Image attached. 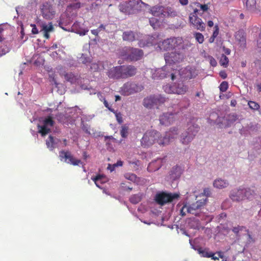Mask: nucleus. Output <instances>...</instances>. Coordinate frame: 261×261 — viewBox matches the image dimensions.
<instances>
[{"instance_id": "de8ad7c7", "label": "nucleus", "mask_w": 261, "mask_h": 261, "mask_svg": "<svg viewBox=\"0 0 261 261\" xmlns=\"http://www.w3.org/2000/svg\"><path fill=\"white\" fill-rule=\"evenodd\" d=\"M219 28L218 24H216L214 26V31L213 33V34L212 36H213L214 37H217L219 34Z\"/></svg>"}, {"instance_id": "1a4fd4ad", "label": "nucleus", "mask_w": 261, "mask_h": 261, "mask_svg": "<svg viewBox=\"0 0 261 261\" xmlns=\"http://www.w3.org/2000/svg\"><path fill=\"white\" fill-rule=\"evenodd\" d=\"M55 121L50 116L45 117L42 121V125H38V133L42 136H45L46 135L51 132V128L54 126Z\"/></svg>"}, {"instance_id": "58836bf2", "label": "nucleus", "mask_w": 261, "mask_h": 261, "mask_svg": "<svg viewBox=\"0 0 261 261\" xmlns=\"http://www.w3.org/2000/svg\"><path fill=\"white\" fill-rule=\"evenodd\" d=\"M128 127L127 126L124 125H122L121 127L120 134L122 138H126L128 136Z\"/></svg>"}, {"instance_id": "864d4df0", "label": "nucleus", "mask_w": 261, "mask_h": 261, "mask_svg": "<svg viewBox=\"0 0 261 261\" xmlns=\"http://www.w3.org/2000/svg\"><path fill=\"white\" fill-rule=\"evenodd\" d=\"M31 27H32V33L33 34H37L38 33V30L35 24H31Z\"/></svg>"}, {"instance_id": "338daca9", "label": "nucleus", "mask_w": 261, "mask_h": 261, "mask_svg": "<svg viewBox=\"0 0 261 261\" xmlns=\"http://www.w3.org/2000/svg\"><path fill=\"white\" fill-rule=\"evenodd\" d=\"M211 64L213 66H215L217 64V62L214 58L211 60Z\"/></svg>"}, {"instance_id": "13d9d810", "label": "nucleus", "mask_w": 261, "mask_h": 261, "mask_svg": "<svg viewBox=\"0 0 261 261\" xmlns=\"http://www.w3.org/2000/svg\"><path fill=\"white\" fill-rule=\"evenodd\" d=\"M91 68L92 69H93L94 71L97 70L98 69V66L96 63H93L92 64V66L91 67Z\"/></svg>"}, {"instance_id": "473e14b6", "label": "nucleus", "mask_w": 261, "mask_h": 261, "mask_svg": "<svg viewBox=\"0 0 261 261\" xmlns=\"http://www.w3.org/2000/svg\"><path fill=\"white\" fill-rule=\"evenodd\" d=\"M189 208H187L188 213L192 214L195 215H197V213L196 212V210L200 209L198 204L194 202L188 206Z\"/></svg>"}, {"instance_id": "052dcab7", "label": "nucleus", "mask_w": 261, "mask_h": 261, "mask_svg": "<svg viewBox=\"0 0 261 261\" xmlns=\"http://www.w3.org/2000/svg\"><path fill=\"white\" fill-rule=\"evenodd\" d=\"M198 13V10L197 9H195L194 10V11L193 13H191L189 15V17L191 16L192 15H194V16H197V14Z\"/></svg>"}, {"instance_id": "e433bc0d", "label": "nucleus", "mask_w": 261, "mask_h": 261, "mask_svg": "<svg viewBox=\"0 0 261 261\" xmlns=\"http://www.w3.org/2000/svg\"><path fill=\"white\" fill-rule=\"evenodd\" d=\"M194 37L197 42L199 44H202L204 42V36L199 32H195L193 34Z\"/></svg>"}, {"instance_id": "dca6fc26", "label": "nucleus", "mask_w": 261, "mask_h": 261, "mask_svg": "<svg viewBox=\"0 0 261 261\" xmlns=\"http://www.w3.org/2000/svg\"><path fill=\"white\" fill-rule=\"evenodd\" d=\"M121 70L123 79H126L135 75L137 73V68L133 65H122Z\"/></svg>"}, {"instance_id": "cd10ccee", "label": "nucleus", "mask_w": 261, "mask_h": 261, "mask_svg": "<svg viewBox=\"0 0 261 261\" xmlns=\"http://www.w3.org/2000/svg\"><path fill=\"white\" fill-rule=\"evenodd\" d=\"M178 135V129L176 127L171 128L169 132L166 133L163 137H167L169 139V143L172 139L176 137Z\"/></svg>"}, {"instance_id": "9b49d317", "label": "nucleus", "mask_w": 261, "mask_h": 261, "mask_svg": "<svg viewBox=\"0 0 261 261\" xmlns=\"http://www.w3.org/2000/svg\"><path fill=\"white\" fill-rule=\"evenodd\" d=\"M248 193H251V189L249 188H243L233 190L230 195V198L236 201H239L243 200L245 198L249 199V196Z\"/></svg>"}, {"instance_id": "ea45409f", "label": "nucleus", "mask_w": 261, "mask_h": 261, "mask_svg": "<svg viewBox=\"0 0 261 261\" xmlns=\"http://www.w3.org/2000/svg\"><path fill=\"white\" fill-rule=\"evenodd\" d=\"M97 95H98V96H100L101 97V98H102V99H101V98H100V99L101 101H103V104H104L105 106L107 108H108V109H109L111 112H113V113H114V112H115V110H114L113 109H112V108L110 107L109 103H108V101L106 100V99H105V98H103V97H102L101 93H100V92H98V93H97Z\"/></svg>"}, {"instance_id": "412c9836", "label": "nucleus", "mask_w": 261, "mask_h": 261, "mask_svg": "<svg viewBox=\"0 0 261 261\" xmlns=\"http://www.w3.org/2000/svg\"><path fill=\"white\" fill-rule=\"evenodd\" d=\"M235 38L241 46H245L246 45V37L243 30H239L236 33Z\"/></svg>"}, {"instance_id": "aec40b11", "label": "nucleus", "mask_w": 261, "mask_h": 261, "mask_svg": "<svg viewBox=\"0 0 261 261\" xmlns=\"http://www.w3.org/2000/svg\"><path fill=\"white\" fill-rule=\"evenodd\" d=\"M137 36V32L129 30L124 31L122 34V37L123 41L133 42L136 40Z\"/></svg>"}, {"instance_id": "f257e3e1", "label": "nucleus", "mask_w": 261, "mask_h": 261, "mask_svg": "<svg viewBox=\"0 0 261 261\" xmlns=\"http://www.w3.org/2000/svg\"><path fill=\"white\" fill-rule=\"evenodd\" d=\"M141 145L144 147L152 145L156 142L159 145H166L169 143V139L163 137L160 133L156 130L146 132L143 135L141 141Z\"/></svg>"}, {"instance_id": "c756f323", "label": "nucleus", "mask_w": 261, "mask_h": 261, "mask_svg": "<svg viewBox=\"0 0 261 261\" xmlns=\"http://www.w3.org/2000/svg\"><path fill=\"white\" fill-rule=\"evenodd\" d=\"M177 16V12L171 7H164L163 17H173Z\"/></svg>"}, {"instance_id": "a211bd4d", "label": "nucleus", "mask_w": 261, "mask_h": 261, "mask_svg": "<svg viewBox=\"0 0 261 261\" xmlns=\"http://www.w3.org/2000/svg\"><path fill=\"white\" fill-rule=\"evenodd\" d=\"M243 3L247 10L256 14L260 13V10L256 6V0H244Z\"/></svg>"}, {"instance_id": "09e8293b", "label": "nucleus", "mask_w": 261, "mask_h": 261, "mask_svg": "<svg viewBox=\"0 0 261 261\" xmlns=\"http://www.w3.org/2000/svg\"><path fill=\"white\" fill-rule=\"evenodd\" d=\"M197 6L200 7V10L203 12L206 11L208 9V6L206 4L201 5L198 3Z\"/></svg>"}, {"instance_id": "7c9ffc66", "label": "nucleus", "mask_w": 261, "mask_h": 261, "mask_svg": "<svg viewBox=\"0 0 261 261\" xmlns=\"http://www.w3.org/2000/svg\"><path fill=\"white\" fill-rule=\"evenodd\" d=\"M46 145L50 150H53L56 147L57 142H56L55 138L50 135L46 140Z\"/></svg>"}, {"instance_id": "8fccbe9b", "label": "nucleus", "mask_w": 261, "mask_h": 261, "mask_svg": "<svg viewBox=\"0 0 261 261\" xmlns=\"http://www.w3.org/2000/svg\"><path fill=\"white\" fill-rule=\"evenodd\" d=\"M189 208L188 206H187L186 205H185L181 208L180 213V215L182 216H184L186 215V212H188L187 211V208Z\"/></svg>"}, {"instance_id": "3c124183", "label": "nucleus", "mask_w": 261, "mask_h": 261, "mask_svg": "<svg viewBox=\"0 0 261 261\" xmlns=\"http://www.w3.org/2000/svg\"><path fill=\"white\" fill-rule=\"evenodd\" d=\"M123 165V162L121 161H118L117 163L113 165V167L112 169L110 168L111 171H113L115 167L122 166ZM109 169V167H108Z\"/></svg>"}, {"instance_id": "f8f14e48", "label": "nucleus", "mask_w": 261, "mask_h": 261, "mask_svg": "<svg viewBox=\"0 0 261 261\" xmlns=\"http://www.w3.org/2000/svg\"><path fill=\"white\" fill-rule=\"evenodd\" d=\"M164 58L166 63L171 65L181 62L183 60L184 56L179 53L171 52L165 54Z\"/></svg>"}, {"instance_id": "5701e85b", "label": "nucleus", "mask_w": 261, "mask_h": 261, "mask_svg": "<svg viewBox=\"0 0 261 261\" xmlns=\"http://www.w3.org/2000/svg\"><path fill=\"white\" fill-rule=\"evenodd\" d=\"M154 94L147 96L143 99V105L146 108L152 109L154 107Z\"/></svg>"}, {"instance_id": "79ce46f5", "label": "nucleus", "mask_w": 261, "mask_h": 261, "mask_svg": "<svg viewBox=\"0 0 261 261\" xmlns=\"http://www.w3.org/2000/svg\"><path fill=\"white\" fill-rule=\"evenodd\" d=\"M129 200L131 203L137 204L141 201V197L138 195H133L130 197Z\"/></svg>"}, {"instance_id": "c9c22d12", "label": "nucleus", "mask_w": 261, "mask_h": 261, "mask_svg": "<svg viewBox=\"0 0 261 261\" xmlns=\"http://www.w3.org/2000/svg\"><path fill=\"white\" fill-rule=\"evenodd\" d=\"M210 257L214 260H218L219 258H224V254L222 251H217L216 253H212Z\"/></svg>"}, {"instance_id": "bb28decb", "label": "nucleus", "mask_w": 261, "mask_h": 261, "mask_svg": "<svg viewBox=\"0 0 261 261\" xmlns=\"http://www.w3.org/2000/svg\"><path fill=\"white\" fill-rule=\"evenodd\" d=\"M129 5L130 8L132 13L134 10L138 9L139 7H141V4L145 5V4L141 0H127Z\"/></svg>"}, {"instance_id": "49530a36", "label": "nucleus", "mask_w": 261, "mask_h": 261, "mask_svg": "<svg viewBox=\"0 0 261 261\" xmlns=\"http://www.w3.org/2000/svg\"><path fill=\"white\" fill-rule=\"evenodd\" d=\"M206 198H203L202 199L198 200L196 201L195 202L196 203L198 204V205L199 206L200 208H201V207L202 206H203V205H205V204L206 203Z\"/></svg>"}, {"instance_id": "c03bdc74", "label": "nucleus", "mask_w": 261, "mask_h": 261, "mask_svg": "<svg viewBox=\"0 0 261 261\" xmlns=\"http://www.w3.org/2000/svg\"><path fill=\"white\" fill-rule=\"evenodd\" d=\"M125 177L126 179L130 180L132 181H134V182L136 181V179L137 178V176L135 174H133V173L126 174L125 175Z\"/></svg>"}, {"instance_id": "20e7f679", "label": "nucleus", "mask_w": 261, "mask_h": 261, "mask_svg": "<svg viewBox=\"0 0 261 261\" xmlns=\"http://www.w3.org/2000/svg\"><path fill=\"white\" fill-rule=\"evenodd\" d=\"M172 68L170 66H165L162 68L152 69V78L154 80L162 79L168 76H171L172 80L175 79V75L172 72Z\"/></svg>"}, {"instance_id": "774afa93", "label": "nucleus", "mask_w": 261, "mask_h": 261, "mask_svg": "<svg viewBox=\"0 0 261 261\" xmlns=\"http://www.w3.org/2000/svg\"><path fill=\"white\" fill-rule=\"evenodd\" d=\"M237 101L235 99H232L231 100L230 105L232 107H235L237 105Z\"/></svg>"}, {"instance_id": "6ab92c4d", "label": "nucleus", "mask_w": 261, "mask_h": 261, "mask_svg": "<svg viewBox=\"0 0 261 261\" xmlns=\"http://www.w3.org/2000/svg\"><path fill=\"white\" fill-rule=\"evenodd\" d=\"M182 72V77L187 80L193 79L197 75L196 70L195 68L190 67L186 68Z\"/></svg>"}, {"instance_id": "603ef678", "label": "nucleus", "mask_w": 261, "mask_h": 261, "mask_svg": "<svg viewBox=\"0 0 261 261\" xmlns=\"http://www.w3.org/2000/svg\"><path fill=\"white\" fill-rule=\"evenodd\" d=\"M206 197H208L211 194V191L209 188H205L203 190V192L202 193Z\"/></svg>"}, {"instance_id": "4be33fe9", "label": "nucleus", "mask_w": 261, "mask_h": 261, "mask_svg": "<svg viewBox=\"0 0 261 261\" xmlns=\"http://www.w3.org/2000/svg\"><path fill=\"white\" fill-rule=\"evenodd\" d=\"M229 185V182L226 180L222 178H218L214 180L213 186L215 188L217 189H222L227 187Z\"/></svg>"}, {"instance_id": "0e129e2a", "label": "nucleus", "mask_w": 261, "mask_h": 261, "mask_svg": "<svg viewBox=\"0 0 261 261\" xmlns=\"http://www.w3.org/2000/svg\"><path fill=\"white\" fill-rule=\"evenodd\" d=\"M223 50L224 53L226 55H229L230 54V50L228 48L223 47Z\"/></svg>"}, {"instance_id": "ddd939ff", "label": "nucleus", "mask_w": 261, "mask_h": 261, "mask_svg": "<svg viewBox=\"0 0 261 261\" xmlns=\"http://www.w3.org/2000/svg\"><path fill=\"white\" fill-rule=\"evenodd\" d=\"M60 157L61 159H65V162L73 166H77L81 163V161L73 157L69 151H61Z\"/></svg>"}, {"instance_id": "7ed1b4c3", "label": "nucleus", "mask_w": 261, "mask_h": 261, "mask_svg": "<svg viewBox=\"0 0 261 261\" xmlns=\"http://www.w3.org/2000/svg\"><path fill=\"white\" fill-rule=\"evenodd\" d=\"M53 2V0L45 1L40 6L41 15L46 20H51L55 16L56 11Z\"/></svg>"}, {"instance_id": "4c0bfd02", "label": "nucleus", "mask_w": 261, "mask_h": 261, "mask_svg": "<svg viewBox=\"0 0 261 261\" xmlns=\"http://www.w3.org/2000/svg\"><path fill=\"white\" fill-rule=\"evenodd\" d=\"M42 30L43 32H50L54 30V27L51 22L48 24H43L42 25Z\"/></svg>"}, {"instance_id": "4468645a", "label": "nucleus", "mask_w": 261, "mask_h": 261, "mask_svg": "<svg viewBox=\"0 0 261 261\" xmlns=\"http://www.w3.org/2000/svg\"><path fill=\"white\" fill-rule=\"evenodd\" d=\"M175 120V114L172 112L164 113L159 117L160 124L165 125H169Z\"/></svg>"}, {"instance_id": "39448f33", "label": "nucleus", "mask_w": 261, "mask_h": 261, "mask_svg": "<svg viewBox=\"0 0 261 261\" xmlns=\"http://www.w3.org/2000/svg\"><path fill=\"white\" fill-rule=\"evenodd\" d=\"M188 126L187 130L182 133L180 136V142L185 145L188 144L193 140L199 130L197 124L188 123Z\"/></svg>"}, {"instance_id": "e2e57ef3", "label": "nucleus", "mask_w": 261, "mask_h": 261, "mask_svg": "<svg viewBox=\"0 0 261 261\" xmlns=\"http://www.w3.org/2000/svg\"><path fill=\"white\" fill-rule=\"evenodd\" d=\"M150 25L153 28L155 27L154 21H156V19L155 18H151L149 20Z\"/></svg>"}, {"instance_id": "6e6d98bb", "label": "nucleus", "mask_w": 261, "mask_h": 261, "mask_svg": "<svg viewBox=\"0 0 261 261\" xmlns=\"http://www.w3.org/2000/svg\"><path fill=\"white\" fill-rule=\"evenodd\" d=\"M241 228H240V226H238V227H234L232 229V231L237 234L239 232V231L241 230Z\"/></svg>"}, {"instance_id": "2f4dec72", "label": "nucleus", "mask_w": 261, "mask_h": 261, "mask_svg": "<svg viewBox=\"0 0 261 261\" xmlns=\"http://www.w3.org/2000/svg\"><path fill=\"white\" fill-rule=\"evenodd\" d=\"M195 250H196V248H194ZM197 250L199 254L202 257H207L210 258L211 255V254L212 252H209V249L208 248H204L202 249V248L200 247L198 249H197Z\"/></svg>"}, {"instance_id": "0eeeda50", "label": "nucleus", "mask_w": 261, "mask_h": 261, "mask_svg": "<svg viewBox=\"0 0 261 261\" xmlns=\"http://www.w3.org/2000/svg\"><path fill=\"white\" fill-rule=\"evenodd\" d=\"M182 43V39L181 38L172 37L160 42L158 46L161 50H168L175 48Z\"/></svg>"}, {"instance_id": "a18cd8bd", "label": "nucleus", "mask_w": 261, "mask_h": 261, "mask_svg": "<svg viewBox=\"0 0 261 261\" xmlns=\"http://www.w3.org/2000/svg\"><path fill=\"white\" fill-rule=\"evenodd\" d=\"M113 113L115 114V115L117 122L119 124H121L123 122V118H122L121 113L120 112L118 113L115 111V112Z\"/></svg>"}, {"instance_id": "f704fd0d", "label": "nucleus", "mask_w": 261, "mask_h": 261, "mask_svg": "<svg viewBox=\"0 0 261 261\" xmlns=\"http://www.w3.org/2000/svg\"><path fill=\"white\" fill-rule=\"evenodd\" d=\"M229 63V59L226 55L222 54L220 57L219 63L224 67H227Z\"/></svg>"}, {"instance_id": "393cba45", "label": "nucleus", "mask_w": 261, "mask_h": 261, "mask_svg": "<svg viewBox=\"0 0 261 261\" xmlns=\"http://www.w3.org/2000/svg\"><path fill=\"white\" fill-rule=\"evenodd\" d=\"M154 107H156L157 109L167 100V98L161 94H154Z\"/></svg>"}, {"instance_id": "f3484780", "label": "nucleus", "mask_w": 261, "mask_h": 261, "mask_svg": "<svg viewBox=\"0 0 261 261\" xmlns=\"http://www.w3.org/2000/svg\"><path fill=\"white\" fill-rule=\"evenodd\" d=\"M108 76L113 79H123L121 66H118L113 67L111 68L107 72Z\"/></svg>"}, {"instance_id": "6e6552de", "label": "nucleus", "mask_w": 261, "mask_h": 261, "mask_svg": "<svg viewBox=\"0 0 261 261\" xmlns=\"http://www.w3.org/2000/svg\"><path fill=\"white\" fill-rule=\"evenodd\" d=\"M144 87L141 85L134 83L127 82L121 88V94L129 95L141 91Z\"/></svg>"}, {"instance_id": "4d7b16f0", "label": "nucleus", "mask_w": 261, "mask_h": 261, "mask_svg": "<svg viewBox=\"0 0 261 261\" xmlns=\"http://www.w3.org/2000/svg\"><path fill=\"white\" fill-rule=\"evenodd\" d=\"M179 3L182 6H186L188 5L189 1L188 0H179Z\"/></svg>"}, {"instance_id": "37998d69", "label": "nucleus", "mask_w": 261, "mask_h": 261, "mask_svg": "<svg viewBox=\"0 0 261 261\" xmlns=\"http://www.w3.org/2000/svg\"><path fill=\"white\" fill-rule=\"evenodd\" d=\"M228 84L226 81L222 82L219 86L220 91L222 92H225L228 89Z\"/></svg>"}, {"instance_id": "f03ea898", "label": "nucleus", "mask_w": 261, "mask_h": 261, "mask_svg": "<svg viewBox=\"0 0 261 261\" xmlns=\"http://www.w3.org/2000/svg\"><path fill=\"white\" fill-rule=\"evenodd\" d=\"M119 56L128 61H137L141 60L143 55V50L130 46H125L119 51Z\"/></svg>"}, {"instance_id": "b1692460", "label": "nucleus", "mask_w": 261, "mask_h": 261, "mask_svg": "<svg viewBox=\"0 0 261 261\" xmlns=\"http://www.w3.org/2000/svg\"><path fill=\"white\" fill-rule=\"evenodd\" d=\"M164 7L162 6H154L150 9V13L154 16L163 17Z\"/></svg>"}, {"instance_id": "680f3d73", "label": "nucleus", "mask_w": 261, "mask_h": 261, "mask_svg": "<svg viewBox=\"0 0 261 261\" xmlns=\"http://www.w3.org/2000/svg\"><path fill=\"white\" fill-rule=\"evenodd\" d=\"M257 46L258 48H261V32L259 34V37L257 42Z\"/></svg>"}, {"instance_id": "69168bd1", "label": "nucleus", "mask_w": 261, "mask_h": 261, "mask_svg": "<svg viewBox=\"0 0 261 261\" xmlns=\"http://www.w3.org/2000/svg\"><path fill=\"white\" fill-rule=\"evenodd\" d=\"M99 32V30H98V29L91 30L92 34L94 35L95 36H97Z\"/></svg>"}, {"instance_id": "5fc2aeb1", "label": "nucleus", "mask_w": 261, "mask_h": 261, "mask_svg": "<svg viewBox=\"0 0 261 261\" xmlns=\"http://www.w3.org/2000/svg\"><path fill=\"white\" fill-rule=\"evenodd\" d=\"M219 75L223 79H225L227 77V73L225 71H221L219 72Z\"/></svg>"}, {"instance_id": "9d476101", "label": "nucleus", "mask_w": 261, "mask_h": 261, "mask_svg": "<svg viewBox=\"0 0 261 261\" xmlns=\"http://www.w3.org/2000/svg\"><path fill=\"white\" fill-rule=\"evenodd\" d=\"M179 197L178 194H171L162 192L157 194L155 197V200L158 204L163 205L168 202H172L174 199Z\"/></svg>"}, {"instance_id": "a19ab883", "label": "nucleus", "mask_w": 261, "mask_h": 261, "mask_svg": "<svg viewBox=\"0 0 261 261\" xmlns=\"http://www.w3.org/2000/svg\"><path fill=\"white\" fill-rule=\"evenodd\" d=\"M248 104L249 108L253 110H258L260 108L259 104L253 101H249Z\"/></svg>"}, {"instance_id": "c85d7f7f", "label": "nucleus", "mask_w": 261, "mask_h": 261, "mask_svg": "<svg viewBox=\"0 0 261 261\" xmlns=\"http://www.w3.org/2000/svg\"><path fill=\"white\" fill-rule=\"evenodd\" d=\"M63 75L66 81L71 84L75 83L78 80L77 75L74 74L72 72L65 73Z\"/></svg>"}, {"instance_id": "423d86ee", "label": "nucleus", "mask_w": 261, "mask_h": 261, "mask_svg": "<svg viewBox=\"0 0 261 261\" xmlns=\"http://www.w3.org/2000/svg\"><path fill=\"white\" fill-rule=\"evenodd\" d=\"M188 89V86L183 82H176L172 85H167L164 87V90L166 93L178 95L185 94Z\"/></svg>"}, {"instance_id": "2eb2a0df", "label": "nucleus", "mask_w": 261, "mask_h": 261, "mask_svg": "<svg viewBox=\"0 0 261 261\" xmlns=\"http://www.w3.org/2000/svg\"><path fill=\"white\" fill-rule=\"evenodd\" d=\"M189 21L195 29L201 32L205 31V24L202 21V19L198 16L192 15L189 17Z\"/></svg>"}, {"instance_id": "72a5a7b5", "label": "nucleus", "mask_w": 261, "mask_h": 261, "mask_svg": "<svg viewBox=\"0 0 261 261\" xmlns=\"http://www.w3.org/2000/svg\"><path fill=\"white\" fill-rule=\"evenodd\" d=\"M103 177L102 175L99 174L95 177H92L91 179L94 181L95 184L98 188L102 189L100 185L105 182L103 180Z\"/></svg>"}, {"instance_id": "a878e982", "label": "nucleus", "mask_w": 261, "mask_h": 261, "mask_svg": "<svg viewBox=\"0 0 261 261\" xmlns=\"http://www.w3.org/2000/svg\"><path fill=\"white\" fill-rule=\"evenodd\" d=\"M119 8L121 12L126 14H130L132 13V12L130 8L129 5L128 4V2H127V1H125L124 2L121 3L119 5Z\"/></svg>"}, {"instance_id": "bf43d9fd", "label": "nucleus", "mask_w": 261, "mask_h": 261, "mask_svg": "<svg viewBox=\"0 0 261 261\" xmlns=\"http://www.w3.org/2000/svg\"><path fill=\"white\" fill-rule=\"evenodd\" d=\"M4 31L3 27L0 25V42L2 41L3 39L2 33Z\"/></svg>"}]
</instances>
